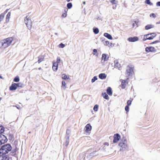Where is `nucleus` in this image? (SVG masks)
Segmentation results:
<instances>
[{
  "label": "nucleus",
  "instance_id": "f257e3e1",
  "mask_svg": "<svg viewBox=\"0 0 160 160\" xmlns=\"http://www.w3.org/2000/svg\"><path fill=\"white\" fill-rule=\"evenodd\" d=\"M12 149V147L10 144H5L0 147V154H6L11 151Z\"/></svg>",
  "mask_w": 160,
  "mask_h": 160
},
{
  "label": "nucleus",
  "instance_id": "f03ea898",
  "mask_svg": "<svg viewBox=\"0 0 160 160\" xmlns=\"http://www.w3.org/2000/svg\"><path fill=\"white\" fill-rule=\"evenodd\" d=\"M5 131V128L2 125H0V144L6 143L8 139L7 137L3 134Z\"/></svg>",
  "mask_w": 160,
  "mask_h": 160
},
{
  "label": "nucleus",
  "instance_id": "7ed1b4c3",
  "mask_svg": "<svg viewBox=\"0 0 160 160\" xmlns=\"http://www.w3.org/2000/svg\"><path fill=\"white\" fill-rule=\"evenodd\" d=\"M127 142L126 139L124 137H123L121 140L120 142L118 144V146L121 147L120 151H125L128 148Z\"/></svg>",
  "mask_w": 160,
  "mask_h": 160
},
{
  "label": "nucleus",
  "instance_id": "20e7f679",
  "mask_svg": "<svg viewBox=\"0 0 160 160\" xmlns=\"http://www.w3.org/2000/svg\"><path fill=\"white\" fill-rule=\"evenodd\" d=\"M13 40L12 37H9L4 39L2 41V47L4 48H5L9 46L11 44Z\"/></svg>",
  "mask_w": 160,
  "mask_h": 160
},
{
  "label": "nucleus",
  "instance_id": "39448f33",
  "mask_svg": "<svg viewBox=\"0 0 160 160\" xmlns=\"http://www.w3.org/2000/svg\"><path fill=\"white\" fill-rule=\"evenodd\" d=\"M24 21L28 28L30 30L31 28V20L30 18L28 17V16H27L24 19Z\"/></svg>",
  "mask_w": 160,
  "mask_h": 160
},
{
  "label": "nucleus",
  "instance_id": "423d86ee",
  "mask_svg": "<svg viewBox=\"0 0 160 160\" xmlns=\"http://www.w3.org/2000/svg\"><path fill=\"white\" fill-rule=\"evenodd\" d=\"M98 153L97 152V151L95 150L92 152H90L87 156L86 159L87 160H89L92 158L98 155Z\"/></svg>",
  "mask_w": 160,
  "mask_h": 160
},
{
  "label": "nucleus",
  "instance_id": "0eeeda50",
  "mask_svg": "<svg viewBox=\"0 0 160 160\" xmlns=\"http://www.w3.org/2000/svg\"><path fill=\"white\" fill-rule=\"evenodd\" d=\"M126 72L127 77L132 76L134 73L133 68L128 66L127 67Z\"/></svg>",
  "mask_w": 160,
  "mask_h": 160
},
{
  "label": "nucleus",
  "instance_id": "6e6552de",
  "mask_svg": "<svg viewBox=\"0 0 160 160\" xmlns=\"http://www.w3.org/2000/svg\"><path fill=\"white\" fill-rule=\"evenodd\" d=\"M121 138L120 135L118 133L114 134L113 142L114 143H116L120 140Z\"/></svg>",
  "mask_w": 160,
  "mask_h": 160
},
{
  "label": "nucleus",
  "instance_id": "1a4fd4ad",
  "mask_svg": "<svg viewBox=\"0 0 160 160\" xmlns=\"http://www.w3.org/2000/svg\"><path fill=\"white\" fill-rule=\"evenodd\" d=\"M138 37L136 36H134L133 37H130L128 38L127 40L129 42H134L138 40Z\"/></svg>",
  "mask_w": 160,
  "mask_h": 160
},
{
  "label": "nucleus",
  "instance_id": "9d476101",
  "mask_svg": "<svg viewBox=\"0 0 160 160\" xmlns=\"http://www.w3.org/2000/svg\"><path fill=\"white\" fill-rule=\"evenodd\" d=\"M145 51L147 52H155L156 50L155 48L153 47H147L145 48Z\"/></svg>",
  "mask_w": 160,
  "mask_h": 160
},
{
  "label": "nucleus",
  "instance_id": "9b49d317",
  "mask_svg": "<svg viewBox=\"0 0 160 160\" xmlns=\"http://www.w3.org/2000/svg\"><path fill=\"white\" fill-rule=\"evenodd\" d=\"M149 34H151L149 35V36L147 37L148 40H152L157 35L156 34L155 32L151 33Z\"/></svg>",
  "mask_w": 160,
  "mask_h": 160
},
{
  "label": "nucleus",
  "instance_id": "f8f14e48",
  "mask_svg": "<svg viewBox=\"0 0 160 160\" xmlns=\"http://www.w3.org/2000/svg\"><path fill=\"white\" fill-rule=\"evenodd\" d=\"M92 126L90 124H88L85 127V131L86 132H88L92 129Z\"/></svg>",
  "mask_w": 160,
  "mask_h": 160
},
{
  "label": "nucleus",
  "instance_id": "ddd939ff",
  "mask_svg": "<svg viewBox=\"0 0 160 160\" xmlns=\"http://www.w3.org/2000/svg\"><path fill=\"white\" fill-rule=\"evenodd\" d=\"M0 160H9V157L8 155L0 156Z\"/></svg>",
  "mask_w": 160,
  "mask_h": 160
},
{
  "label": "nucleus",
  "instance_id": "4468645a",
  "mask_svg": "<svg viewBox=\"0 0 160 160\" xmlns=\"http://www.w3.org/2000/svg\"><path fill=\"white\" fill-rule=\"evenodd\" d=\"M40 120L38 118H36L34 119V122L36 124L35 125L36 127H38L39 126Z\"/></svg>",
  "mask_w": 160,
  "mask_h": 160
},
{
  "label": "nucleus",
  "instance_id": "2eb2a0df",
  "mask_svg": "<svg viewBox=\"0 0 160 160\" xmlns=\"http://www.w3.org/2000/svg\"><path fill=\"white\" fill-rule=\"evenodd\" d=\"M17 88L15 83H12L11 85L9 87V89L11 91H14L16 90Z\"/></svg>",
  "mask_w": 160,
  "mask_h": 160
},
{
  "label": "nucleus",
  "instance_id": "dca6fc26",
  "mask_svg": "<svg viewBox=\"0 0 160 160\" xmlns=\"http://www.w3.org/2000/svg\"><path fill=\"white\" fill-rule=\"evenodd\" d=\"M109 57H107V54H102V60H104V61H107L108 60Z\"/></svg>",
  "mask_w": 160,
  "mask_h": 160
},
{
  "label": "nucleus",
  "instance_id": "f3484780",
  "mask_svg": "<svg viewBox=\"0 0 160 160\" xmlns=\"http://www.w3.org/2000/svg\"><path fill=\"white\" fill-rule=\"evenodd\" d=\"M99 78L101 79H105L107 77V75L104 73H101L98 75Z\"/></svg>",
  "mask_w": 160,
  "mask_h": 160
},
{
  "label": "nucleus",
  "instance_id": "a211bd4d",
  "mask_svg": "<svg viewBox=\"0 0 160 160\" xmlns=\"http://www.w3.org/2000/svg\"><path fill=\"white\" fill-rule=\"evenodd\" d=\"M106 91L107 94L109 96L112 95V88L110 87H108Z\"/></svg>",
  "mask_w": 160,
  "mask_h": 160
},
{
  "label": "nucleus",
  "instance_id": "6ab92c4d",
  "mask_svg": "<svg viewBox=\"0 0 160 160\" xmlns=\"http://www.w3.org/2000/svg\"><path fill=\"white\" fill-rule=\"evenodd\" d=\"M103 35L104 37L107 38H108L109 39L112 40V36L111 35H110V34H109L108 33H107V32L104 33L103 34Z\"/></svg>",
  "mask_w": 160,
  "mask_h": 160
},
{
  "label": "nucleus",
  "instance_id": "aec40b11",
  "mask_svg": "<svg viewBox=\"0 0 160 160\" xmlns=\"http://www.w3.org/2000/svg\"><path fill=\"white\" fill-rule=\"evenodd\" d=\"M58 64L57 63H56V62L53 63L52 68L54 71H56L58 69Z\"/></svg>",
  "mask_w": 160,
  "mask_h": 160
},
{
  "label": "nucleus",
  "instance_id": "412c9836",
  "mask_svg": "<svg viewBox=\"0 0 160 160\" xmlns=\"http://www.w3.org/2000/svg\"><path fill=\"white\" fill-rule=\"evenodd\" d=\"M10 16H11V12H9L7 14V15L6 16V22H9V19L10 18Z\"/></svg>",
  "mask_w": 160,
  "mask_h": 160
},
{
  "label": "nucleus",
  "instance_id": "4be33fe9",
  "mask_svg": "<svg viewBox=\"0 0 160 160\" xmlns=\"http://www.w3.org/2000/svg\"><path fill=\"white\" fill-rule=\"evenodd\" d=\"M154 25L152 24H148L145 27V29L148 30L151 28H153Z\"/></svg>",
  "mask_w": 160,
  "mask_h": 160
},
{
  "label": "nucleus",
  "instance_id": "5701e85b",
  "mask_svg": "<svg viewBox=\"0 0 160 160\" xmlns=\"http://www.w3.org/2000/svg\"><path fill=\"white\" fill-rule=\"evenodd\" d=\"M114 66L118 68H119L121 67L120 64L118 63V62L117 60H116L114 61Z\"/></svg>",
  "mask_w": 160,
  "mask_h": 160
},
{
  "label": "nucleus",
  "instance_id": "b1692460",
  "mask_svg": "<svg viewBox=\"0 0 160 160\" xmlns=\"http://www.w3.org/2000/svg\"><path fill=\"white\" fill-rule=\"evenodd\" d=\"M18 150V149L16 147V148L15 149H12V151L11 150V153H12L11 155H13V156L16 155V152Z\"/></svg>",
  "mask_w": 160,
  "mask_h": 160
},
{
  "label": "nucleus",
  "instance_id": "393cba45",
  "mask_svg": "<svg viewBox=\"0 0 160 160\" xmlns=\"http://www.w3.org/2000/svg\"><path fill=\"white\" fill-rule=\"evenodd\" d=\"M102 95L103 96V98L107 100H108L109 99V97L108 95L105 92H103L102 93Z\"/></svg>",
  "mask_w": 160,
  "mask_h": 160
},
{
  "label": "nucleus",
  "instance_id": "a878e982",
  "mask_svg": "<svg viewBox=\"0 0 160 160\" xmlns=\"http://www.w3.org/2000/svg\"><path fill=\"white\" fill-rule=\"evenodd\" d=\"M126 81L125 80H122L121 82L122 88V89H124L126 87Z\"/></svg>",
  "mask_w": 160,
  "mask_h": 160
},
{
  "label": "nucleus",
  "instance_id": "bb28decb",
  "mask_svg": "<svg viewBox=\"0 0 160 160\" xmlns=\"http://www.w3.org/2000/svg\"><path fill=\"white\" fill-rule=\"evenodd\" d=\"M93 31L95 34H97L99 32V29L97 28H93Z\"/></svg>",
  "mask_w": 160,
  "mask_h": 160
},
{
  "label": "nucleus",
  "instance_id": "cd10ccee",
  "mask_svg": "<svg viewBox=\"0 0 160 160\" xmlns=\"http://www.w3.org/2000/svg\"><path fill=\"white\" fill-rule=\"evenodd\" d=\"M62 78L63 79L66 80L69 78L68 76L66 74H63L62 75Z\"/></svg>",
  "mask_w": 160,
  "mask_h": 160
},
{
  "label": "nucleus",
  "instance_id": "c85d7f7f",
  "mask_svg": "<svg viewBox=\"0 0 160 160\" xmlns=\"http://www.w3.org/2000/svg\"><path fill=\"white\" fill-rule=\"evenodd\" d=\"M15 85H16L17 88H22L23 87L22 84L21 83H15Z\"/></svg>",
  "mask_w": 160,
  "mask_h": 160
},
{
  "label": "nucleus",
  "instance_id": "c756f323",
  "mask_svg": "<svg viewBox=\"0 0 160 160\" xmlns=\"http://www.w3.org/2000/svg\"><path fill=\"white\" fill-rule=\"evenodd\" d=\"M44 60V58H42V56H39L38 57V63H40L41 62Z\"/></svg>",
  "mask_w": 160,
  "mask_h": 160
},
{
  "label": "nucleus",
  "instance_id": "7c9ffc66",
  "mask_svg": "<svg viewBox=\"0 0 160 160\" xmlns=\"http://www.w3.org/2000/svg\"><path fill=\"white\" fill-rule=\"evenodd\" d=\"M62 87L64 89H65L66 88V82L65 81H62Z\"/></svg>",
  "mask_w": 160,
  "mask_h": 160
},
{
  "label": "nucleus",
  "instance_id": "2f4dec72",
  "mask_svg": "<svg viewBox=\"0 0 160 160\" xmlns=\"http://www.w3.org/2000/svg\"><path fill=\"white\" fill-rule=\"evenodd\" d=\"M19 78L18 76H17L14 78L13 81L14 82H18L19 81Z\"/></svg>",
  "mask_w": 160,
  "mask_h": 160
},
{
  "label": "nucleus",
  "instance_id": "473e14b6",
  "mask_svg": "<svg viewBox=\"0 0 160 160\" xmlns=\"http://www.w3.org/2000/svg\"><path fill=\"white\" fill-rule=\"evenodd\" d=\"M151 34H147L144 35L143 36V40L144 41H146V40H148V37L149 36V35H151Z\"/></svg>",
  "mask_w": 160,
  "mask_h": 160
},
{
  "label": "nucleus",
  "instance_id": "72a5a7b5",
  "mask_svg": "<svg viewBox=\"0 0 160 160\" xmlns=\"http://www.w3.org/2000/svg\"><path fill=\"white\" fill-rule=\"evenodd\" d=\"M145 2L146 4L150 6L153 5V3L150 2V0H146Z\"/></svg>",
  "mask_w": 160,
  "mask_h": 160
},
{
  "label": "nucleus",
  "instance_id": "f704fd0d",
  "mask_svg": "<svg viewBox=\"0 0 160 160\" xmlns=\"http://www.w3.org/2000/svg\"><path fill=\"white\" fill-rule=\"evenodd\" d=\"M14 138L13 135L12 134H10L9 135V139L10 141L12 140Z\"/></svg>",
  "mask_w": 160,
  "mask_h": 160
},
{
  "label": "nucleus",
  "instance_id": "c9c22d12",
  "mask_svg": "<svg viewBox=\"0 0 160 160\" xmlns=\"http://www.w3.org/2000/svg\"><path fill=\"white\" fill-rule=\"evenodd\" d=\"M98 105L97 104H96L94 106L93 109L95 111H97L98 110Z\"/></svg>",
  "mask_w": 160,
  "mask_h": 160
},
{
  "label": "nucleus",
  "instance_id": "e433bc0d",
  "mask_svg": "<svg viewBox=\"0 0 160 160\" xmlns=\"http://www.w3.org/2000/svg\"><path fill=\"white\" fill-rule=\"evenodd\" d=\"M67 7L68 9H70L72 7V4L71 2H69L67 4Z\"/></svg>",
  "mask_w": 160,
  "mask_h": 160
},
{
  "label": "nucleus",
  "instance_id": "4c0bfd02",
  "mask_svg": "<svg viewBox=\"0 0 160 160\" xmlns=\"http://www.w3.org/2000/svg\"><path fill=\"white\" fill-rule=\"evenodd\" d=\"M4 17V14L3 13L0 15V22L3 20Z\"/></svg>",
  "mask_w": 160,
  "mask_h": 160
},
{
  "label": "nucleus",
  "instance_id": "58836bf2",
  "mask_svg": "<svg viewBox=\"0 0 160 160\" xmlns=\"http://www.w3.org/2000/svg\"><path fill=\"white\" fill-rule=\"evenodd\" d=\"M98 79L97 77L96 76H94L91 80V82L92 83H93L95 82V81L97 80Z\"/></svg>",
  "mask_w": 160,
  "mask_h": 160
},
{
  "label": "nucleus",
  "instance_id": "ea45409f",
  "mask_svg": "<svg viewBox=\"0 0 160 160\" xmlns=\"http://www.w3.org/2000/svg\"><path fill=\"white\" fill-rule=\"evenodd\" d=\"M138 21H134V23H133V24H132V26H133V27H134L136 25H137V27H138Z\"/></svg>",
  "mask_w": 160,
  "mask_h": 160
},
{
  "label": "nucleus",
  "instance_id": "a19ab883",
  "mask_svg": "<svg viewBox=\"0 0 160 160\" xmlns=\"http://www.w3.org/2000/svg\"><path fill=\"white\" fill-rule=\"evenodd\" d=\"M103 43L104 44L105 46H109V45L110 42L109 41H105V42H103Z\"/></svg>",
  "mask_w": 160,
  "mask_h": 160
},
{
  "label": "nucleus",
  "instance_id": "79ce46f5",
  "mask_svg": "<svg viewBox=\"0 0 160 160\" xmlns=\"http://www.w3.org/2000/svg\"><path fill=\"white\" fill-rule=\"evenodd\" d=\"M93 54L94 55H95L96 53H97V54L96 55V56H97L98 55V51L97 49H94L93 50Z\"/></svg>",
  "mask_w": 160,
  "mask_h": 160
},
{
  "label": "nucleus",
  "instance_id": "37998d69",
  "mask_svg": "<svg viewBox=\"0 0 160 160\" xmlns=\"http://www.w3.org/2000/svg\"><path fill=\"white\" fill-rule=\"evenodd\" d=\"M125 109L127 113L128 112L129 109V106L127 105L125 107Z\"/></svg>",
  "mask_w": 160,
  "mask_h": 160
},
{
  "label": "nucleus",
  "instance_id": "c03bdc74",
  "mask_svg": "<svg viewBox=\"0 0 160 160\" xmlns=\"http://www.w3.org/2000/svg\"><path fill=\"white\" fill-rule=\"evenodd\" d=\"M110 2L112 4H116L118 3V1L116 0H112L110 1Z\"/></svg>",
  "mask_w": 160,
  "mask_h": 160
},
{
  "label": "nucleus",
  "instance_id": "a18cd8bd",
  "mask_svg": "<svg viewBox=\"0 0 160 160\" xmlns=\"http://www.w3.org/2000/svg\"><path fill=\"white\" fill-rule=\"evenodd\" d=\"M65 12L63 13L62 15V17L63 18H65L67 16V11L66 10H64Z\"/></svg>",
  "mask_w": 160,
  "mask_h": 160
},
{
  "label": "nucleus",
  "instance_id": "49530a36",
  "mask_svg": "<svg viewBox=\"0 0 160 160\" xmlns=\"http://www.w3.org/2000/svg\"><path fill=\"white\" fill-rule=\"evenodd\" d=\"M85 153H83L82 154H79V157L82 156V157H84L83 160H86V159H85V157L84 156H85Z\"/></svg>",
  "mask_w": 160,
  "mask_h": 160
},
{
  "label": "nucleus",
  "instance_id": "de8ad7c7",
  "mask_svg": "<svg viewBox=\"0 0 160 160\" xmlns=\"http://www.w3.org/2000/svg\"><path fill=\"white\" fill-rule=\"evenodd\" d=\"M59 47L61 48H63L65 47V45L64 44L61 43L59 44Z\"/></svg>",
  "mask_w": 160,
  "mask_h": 160
},
{
  "label": "nucleus",
  "instance_id": "09e8293b",
  "mask_svg": "<svg viewBox=\"0 0 160 160\" xmlns=\"http://www.w3.org/2000/svg\"><path fill=\"white\" fill-rule=\"evenodd\" d=\"M61 59L59 57H58L57 59V62L56 63H57L58 64V63H59L60 62Z\"/></svg>",
  "mask_w": 160,
  "mask_h": 160
},
{
  "label": "nucleus",
  "instance_id": "8fccbe9b",
  "mask_svg": "<svg viewBox=\"0 0 160 160\" xmlns=\"http://www.w3.org/2000/svg\"><path fill=\"white\" fill-rule=\"evenodd\" d=\"M132 101L130 100H128L127 102V105L130 106L131 105Z\"/></svg>",
  "mask_w": 160,
  "mask_h": 160
},
{
  "label": "nucleus",
  "instance_id": "3c124183",
  "mask_svg": "<svg viewBox=\"0 0 160 160\" xmlns=\"http://www.w3.org/2000/svg\"><path fill=\"white\" fill-rule=\"evenodd\" d=\"M70 130L68 129H67L66 132L67 135H70Z\"/></svg>",
  "mask_w": 160,
  "mask_h": 160
},
{
  "label": "nucleus",
  "instance_id": "603ef678",
  "mask_svg": "<svg viewBox=\"0 0 160 160\" xmlns=\"http://www.w3.org/2000/svg\"><path fill=\"white\" fill-rule=\"evenodd\" d=\"M69 140H66V142H65V146L67 147L68 144H69Z\"/></svg>",
  "mask_w": 160,
  "mask_h": 160
},
{
  "label": "nucleus",
  "instance_id": "864d4df0",
  "mask_svg": "<svg viewBox=\"0 0 160 160\" xmlns=\"http://www.w3.org/2000/svg\"><path fill=\"white\" fill-rule=\"evenodd\" d=\"M70 135H66L65 136L66 140H69Z\"/></svg>",
  "mask_w": 160,
  "mask_h": 160
},
{
  "label": "nucleus",
  "instance_id": "5fc2aeb1",
  "mask_svg": "<svg viewBox=\"0 0 160 160\" xmlns=\"http://www.w3.org/2000/svg\"><path fill=\"white\" fill-rule=\"evenodd\" d=\"M150 17H152L154 18H155L156 17V16L155 14L153 13H152L150 14Z\"/></svg>",
  "mask_w": 160,
  "mask_h": 160
},
{
  "label": "nucleus",
  "instance_id": "6e6d98bb",
  "mask_svg": "<svg viewBox=\"0 0 160 160\" xmlns=\"http://www.w3.org/2000/svg\"><path fill=\"white\" fill-rule=\"evenodd\" d=\"M105 39L104 38H101V41L103 42H105Z\"/></svg>",
  "mask_w": 160,
  "mask_h": 160
},
{
  "label": "nucleus",
  "instance_id": "4d7b16f0",
  "mask_svg": "<svg viewBox=\"0 0 160 160\" xmlns=\"http://www.w3.org/2000/svg\"><path fill=\"white\" fill-rule=\"evenodd\" d=\"M156 5L157 6H160V1L156 3Z\"/></svg>",
  "mask_w": 160,
  "mask_h": 160
},
{
  "label": "nucleus",
  "instance_id": "13d9d810",
  "mask_svg": "<svg viewBox=\"0 0 160 160\" xmlns=\"http://www.w3.org/2000/svg\"><path fill=\"white\" fill-rule=\"evenodd\" d=\"M160 42V41L159 40H156L154 41V43Z\"/></svg>",
  "mask_w": 160,
  "mask_h": 160
},
{
  "label": "nucleus",
  "instance_id": "bf43d9fd",
  "mask_svg": "<svg viewBox=\"0 0 160 160\" xmlns=\"http://www.w3.org/2000/svg\"><path fill=\"white\" fill-rule=\"evenodd\" d=\"M104 145H107V146H109V143H108L107 142H105L104 143Z\"/></svg>",
  "mask_w": 160,
  "mask_h": 160
},
{
  "label": "nucleus",
  "instance_id": "052dcab7",
  "mask_svg": "<svg viewBox=\"0 0 160 160\" xmlns=\"http://www.w3.org/2000/svg\"><path fill=\"white\" fill-rule=\"evenodd\" d=\"M8 9H6V11L4 12H5V13H7V12H8Z\"/></svg>",
  "mask_w": 160,
  "mask_h": 160
},
{
  "label": "nucleus",
  "instance_id": "680f3d73",
  "mask_svg": "<svg viewBox=\"0 0 160 160\" xmlns=\"http://www.w3.org/2000/svg\"><path fill=\"white\" fill-rule=\"evenodd\" d=\"M0 78L2 79H3L1 75H0Z\"/></svg>",
  "mask_w": 160,
  "mask_h": 160
},
{
  "label": "nucleus",
  "instance_id": "e2e57ef3",
  "mask_svg": "<svg viewBox=\"0 0 160 160\" xmlns=\"http://www.w3.org/2000/svg\"><path fill=\"white\" fill-rule=\"evenodd\" d=\"M16 107L17 108H18V109L20 108V107L19 106H16Z\"/></svg>",
  "mask_w": 160,
  "mask_h": 160
},
{
  "label": "nucleus",
  "instance_id": "0e129e2a",
  "mask_svg": "<svg viewBox=\"0 0 160 160\" xmlns=\"http://www.w3.org/2000/svg\"><path fill=\"white\" fill-rule=\"evenodd\" d=\"M154 44V41L151 42L150 43V44Z\"/></svg>",
  "mask_w": 160,
  "mask_h": 160
},
{
  "label": "nucleus",
  "instance_id": "69168bd1",
  "mask_svg": "<svg viewBox=\"0 0 160 160\" xmlns=\"http://www.w3.org/2000/svg\"><path fill=\"white\" fill-rule=\"evenodd\" d=\"M83 4H84V5H85V4H86V2H85V1L83 2Z\"/></svg>",
  "mask_w": 160,
  "mask_h": 160
},
{
  "label": "nucleus",
  "instance_id": "338daca9",
  "mask_svg": "<svg viewBox=\"0 0 160 160\" xmlns=\"http://www.w3.org/2000/svg\"><path fill=\"white\" fill-rule=\"evenodd\" d=\"M38 70H41V69H42V68H41L40 67V68H38Z\"/></svg>",
  "mask_w": 160,
  "mask_h": 160
},
{
  "label": "nucleus",
  "instance_id": "774afa93",
  "mask_svg": "<svg viewBox=\"0 0 160 160\" xmlns=\"http://www.w3.org/2000/svg\"><path fill=\"white\" fill-rule=\"evenodd\" d=\"M159 23H160V21L157 23V24H159Z\"/></svg>",
  "mask_w": 160,
  "mask_h": 160
}]
</instances>
